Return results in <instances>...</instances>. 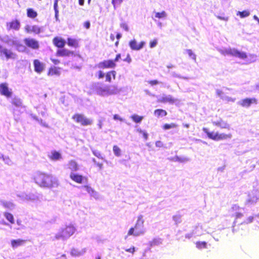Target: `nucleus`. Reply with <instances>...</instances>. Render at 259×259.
I'll use <instances>...</instances> for the list:
<instances>
[{
	"label": "nucleus",
	"instance_id": "obj_5",
	"mask_svg": "<svg viewBox=\"0 0 259 259\" xmlns=\"http://www.w3.org/2000/svg\"><path fill=\"white\" fill-rule=\"evenodd\" d=\"M219 51L223 55H229L234 57H238L240 59L247 58L248 57L247 56L245 53L240 52L236 49H220Z\"/></svg>",
	"mask_w": 259,
	"mask_h": 259
},
{
	"label": "nucleus",
	"instance_id": "obj_10",
	"mask_svg": "<svg viewBox=\"0 0 259 259\" xmlns=\"http://www.w3.org/2000/svg\"><path fill=\"white\" fill-rule=\"evenodd\" d=\"M0 94L7 98H10L12 97L13 93L6 83H2L0 84Z\"/></svg>",
	"mask_w": 259,
	"mask_h": 259
},
{
	"label": "nucleus",
	"instance_id": "obj_46",
	"mask_svg": "<svg viewBox=\"0 0 259 259\" xmlns=\"http://www.w3.org/2000/svg\"><path fill=\"white\" fill-rule=\"evenodd\" d=\"M123 0H112V4L113 5L114 9H116V5H120Z\"/></svg>",
	"mask_w": 259,
	"mask_h": 259
},
{
	"label": "nucleus",
	"instance_id": "obj_56",
	"mask_svg": "<svg viewBox=\"0 0 259 259\" xmlns=\"http://www.w3.org/2000/svg\"><path fill=\"white\" fill-rule=\"evenodd\" d=\"M76 252V249H72L71 250V253H72V254H73L78 255H80V254H81V252H77H77Z\"/></svg>",
	"mask_w": 259,
	"mask_h": 259
},
{
	"label": "nucleus",
	"instance_id": "obj_31",
	"mask_svg": "<svg viewBox=\"0 0 259 259\" xmlns=\"http://www.w3.org/2000/svg\"><path fill=\"white\" fill-rule=\"evenodd\" d=\"M162 243V240L160 238H154L149 242L150 246H157Z\"/></svg>",
	"mask_w": 259,
	"mask_h": 259
},
{
	"label": "nucleus",
	"instance_id": "obj_30",
	"mask_svg": "<svg viewBox=\"0 0 259 259\" xmlns=\"http://www.w3.org/2000/svg\"><path fill=\"white\" fill-rule=\"evenodd\" d=\"M158 101L161 103H173L175 101V100L171 96L167 97H163L161 99H159Z\"/></svg>",
	"mask_w": 259,
	"mask_h": 259
},
{
	"label": "nucleus",
	"instance_id": "obj_38",
	"mask_svg": "<svg viewBox=\"0 0 259 259\" xmlns=\"http://www.w3.org/2000/svg\"><path fill=\"white\" fill-rule=\"evenodd\" d=\"M196 246L198 249H201L202 248H207V243L205 241H197L196 243Z\"/></svg>",
	"mask_w": 259,
	"mask_h": 259
},
{
	"label": "nucleus",
	"instance_id": "obj_41",
	"mask_svg": "<svg viewBox=\"0 0 259 259\" xmlns=\"http://www.w3.org/2000/svg\"><path fill=\"white\" fill-rule=\"evenodd\" d=\"M177 127V124H176L175 123H171L170 124H167V123L164 124L163 125L162 128H163V129L166 130H168L170 128H176Z\"/></svg>",
	"mask_w": 259,
	"mask_h": 259
},
{
	"label": "nucleus",
	"instance_id": "obj_52",
	"mask_svg": "<svg viewBox=\"0 0 259 259\" xmlns=\"http://www.w3.org/2000/svg\"><path fill=\"white\" fill-rule=\"evenodd\" d=\"M125 251L126 252H131L132 254H133L135 252V248L134 247H131L130 248L126 249Z\"/></svg>",
	"mask_w": 259,
	"mask_h": 259
},
{
	"label": "nucleus",
	"instance_id": "obj_51",
	"mask_svg": "<svg viewBox=\"0 0 259 259\" xmlns=\"http://www.w3.org/2000/svg\"><path fill=\"white\" fill-rule=\"evenodd\" d=\"M239 206L237 205V204H234L233 205L232 207H231V211H236V210H237L239 209Z\"/></svg>",
	"mask_w": 259,
	"mask_h": 259
},
{
	"label": "nucleus",
	"instance_id": "obj_60",
	"mask_svg": "<svg viewBox=\"0 0 259 259\" xmlns=\"http://www.w3.org/2000/svg\"><path fill=\"white\" fill-rule=\"evenodd\" d=\"M90 23L89 22H85V27L87 28H90Z\"/></svg>",
	"mask_w": 259,
	"mask_h": 259
},
{
	"label": "nucleus",
	"instance_id": "obj_21",
	"mask_svg": "<svg viewBox=\"0 0 259 259\" xmlns=\"http://www.w3.org/2000/svg\"><path fill=\"white\" fill-rule=\"evenodd\" d=\"M25 31L28 33H29L30 32H33L35 33L38 34V33H40V28L36 25H34V26L26 25L25 27Z\"/></svg>",
	"mask_w": 259,
	"mask_h": 259
},
{
	"label": "nucleus",
	"instance_id": "obj_48",
	"mask_svg": "<svg viewBox=\"0 0 259 259\" xmlns=\"http://www.w3.org/2000/svg\"><path fill=\"white\" fill-rule=\"evenodd\" d=\"M243 216V214L242 212H238L235 213L234 217L236 219L242 218Z\"/></svg>",
	"mask_w": 259,
	"mask_h": 259
},
{
	"label": "nucleus",
	"instance_id": "obj_24",
	"mask_svg": "<svg viewBox=\"0 0 259 259\" xmlns=\"http://www.w3.org/2000/svg\"><path fill=\"white\" fill-rule=\"evenodd\" d=\"M49 157L52 160H57L61 158V155L59 152L53 151Z\"/></svg>",
	"mask_w": 259,
	"mask_h": 259
},
{
	"label": "nucleus",
	"instance_id": "obj_43",
	"mask_svg": "<svg viewBox=\"0 0 259 259\" xmlns=\"http://www.w3.org/2000/svg\"><path fill=\"white\" fill-rule=\"evenodd\" d=\"M113 151L114 154L117 156H119L121 155V150L120 148L116 145H114L113 147Z\"/></svg>",
	"mask_w": 259,
	"mask_h": 259
},
{
	"label": "nucleus",
	"instance_id": "obj_11",
	"mask_svg": "<svg viewBox=\"0 0 259 259\" xmlns=\"http://www.w3.org/2000/svg\"><path fill=\"white\" fill-rule=\"evenodd\" d=\"M211 122L214 126L220 127L221 128H225L227 130H229L230 128L229 124L224 121L221 118L219 120H212Z\"/></svg>",
	"mask_w": 259,
	"mask_h": 259
},
{
	"label": "nucleus",
	"instance_id": "obj_2",
	"mask_svg": "<svg viewBox=\"0 0 259 259\" xmlns=\"http://www.w3.org/2000/svg\"><path fill=\"white\" fill-rule=\"evenodd\" d=\"M202 130L206 134L209 139L213 141H219L226 140L232 138L231 134L221 133L219 132H211L206 127H203Z\"/></svg>",
	"mask_w": 259,
	"mask_h": 259
},
{
	"label": "nucleus",
	"instance_id": "obj_50",
	"mask_svg": "<svg viewBox=\"0 0 259 259\" xmlns=\"http://www.w3.org/2000/svg\"><path fill=\"white\" fill-rule=\"evenodd\" d=\"M155 145H156V146L157 147H164L163 143L161 141H156V143H155Z\"/></svg>",
	"mask_w": 259,
	"mask_h": 259
},
{
	"label": "nucleus",
	"instance_id": "obj_59",
	"mask_svg": "<svg viewBox=\"0 0 259 259\" xmlns=\"http://www.w3.org/2000/svg\"><path fill=\"white\" fill-rule=\"evenodd\" d=\"M120 58V54H117L116 55V57L115 60L113 61L115 63V62H117Z\"/></svg>",
	"mask_w": 259,
	"mask_h": 259
},
{
	"label": "nucleus",
	"instance_id": "obj_33",
	"mask_svg": "<svg viewBox=\"0 0 259 259\" xmlns=\"http://www.w3.org/2000/svg\"><path fill=\"white\" fill-rule=\"evenodd\" d=\"M116 72L112 71L108 72L106 75V81H111L112 79H115Z\"/></svg>",
	"mask_w": 259,
	"mask_h": 259
},
{
	"label": "nucleus",
	"instance_id": "obj_4",
	"mask_svg": "<svg viewBox=\"0 0 259 259\" xmlns=\"http://www.w3.org/2000/svg\"><path fill=\"white\" fill-rule=\"evenodd\" d=\"M75 232V228L73 226H67L56 234L54 238L57 240H64L72 235Z\"/></svg>",
	"mask_w": 259,
	"mask_h": 259
},
{
	"label": "nucleus",
	"instance_id": "obj_37",
	"mask_svg": "<svg viewBox=\"0 0 259 259\" xmlns=\"http://www.w3.org/2000/svg\"><path fill=\"white\" fill-rule=\"evenodd\" d=\"M171 160L174 161H178L180 162H184L188 160L187 157H180L178 156H175L171 158Z\"/></svg>",
	"mask_w": 259,
	"mask_h": 259
},
{
	"label": "nucleus",
	"instance_id": "obj_28",
	"mask_svg": "<svg viewBox=\"0 0 259 259\" xmlns=\"http://www.w3.org/2000/svg\"><path fill=\"white\" fill-rule=\"evenodd\" d=\"M154 114L156 117H159L160 116H166L167 115V112L163 109H158L154 111Z\"/></svg>",
	"mask_w": 259,
	"mask_h": 259
},
{
	"label": "nucleus",
	"instance_id": "obj_45",
	"mask_svg": "<svg viewBox=\"0 0 259 259\" xmlns=\"http://www.w3.org/2000/svg\"><path fill=\"white\" fill-rule=\"evenodd\" d=\"M253 219H254V217L250 216V217H248L243 222H242L241 223V225H243V224L245 225V224H248L251 223L253 222Z\"/></svg>",
	"mask_w": 259,
	"mask_h": 259
},
{
	"label": "nucleus",
	"instance_id": "obj_27",
	"mask_svg": "<svg viewBox=\"0 0 259 259\" xmlns=\"http://www.w3.org/2000/svg\"><path fill=\"white\" fill-rule=\"evenodd\" d=\"M71 54H73V52L66 49H62L58 50L57 55L60 56H68Z\"/></svg>",
	"mask_w": 259,
	"mask_h": 259
},
{
	"label": "nucleus",
	"instance_id": "obj_47",
	"mask_svg": "<svg viewBox=\"0 0 259 259\" xmlns=\"http://www.w3.org/2000/svg\"><path fill=\"white\" fill-rule=\"evenodd\" d=\"M120 27L123 29L125 31H128L129 30V28L127 24L126 23H121L120 25Z\"/></svg>",
	"mask_w": 259,
	"mask_h": 259
},
{
	"label": "nucleus",
	"instance_id": "obj_39",
	"mask_svg": "<svg viewBox=\"0 0 259 259\" xmlns=\"http://www.w3.org/2000/svg\"><path fill=\"white\" fill-rule=\"evenodd\" d=\"M2 205L5 208L8 209H11L14 206V204L12 202L9 201L2 202Z\"/></svg>",
	"mask_w": 259,
	"mask_h": 259
},
{
	"label": "nucleus",
	"instance_id": "obj_16",
	"mask_svg": "<svg viewBox=\"0 0 259 259\" xmlns=\"http://www.w3.org/2000/svg\"><path fill=\"white\" fill-rule=\"evenodd\" d=\"M69 177L73 181L77 184H82L84 178L82 175L73 172H71Z\"/></svg>",
	"mask_w": 259,
	"mask_h": 259
},
{
	"label": "nucleus",
	"instance_id": "obj_19",
	"mask_svg": "<svg viewBox=\"0 0 259 259\" xmlns=\"http://www.w3.org/2000/svg\"><path fill=\"white\" fill-rule=\"evenodd\" d=\"M20 27V24L18 20H13L11 22L7 23V28L8 30L11 29H14L15 30H18Z\"/></svg>",
	"mask_w": 259,
	"mask_h": 259
},
{
	"label": "nucleus",
	"instance_id": "obj_61",
	"mask_svg": "<svg viewBox=\"0 0 259 259\" xmlns=\"http://www.w3.org/2000/svg\"><path fill=\"white\" fill-rule=\"evenodd\" d=\"M84 0H78L79 4L80 6H83L84 4Z\"/></svg>",
	"mask_w": 259,
	"mask_h": 259
},
{
	"label": "nucleus",
	"instance_id": "obj_57",
	"mask_svg": "<svg viewBox=\"0 0 259 259\" xmlns=\"http://www.w3.org/2000/svg\"><path fill=\"white\" fill-rule=\"evenodd\" d=\"M217 18L220 20H224L226 21H227L228 20V17H223L218 16H217Z\"/></svg>",
	"mask_w": 259,
	"mask_h": 259
},
{
	"label": "nucleus",
	"instance_id": "obj_35",
	"mask_svg": "<svg viewBox=\"0 0 259 259\" xmlns=\"http://www.w3.org/2000/svg\"><path fill=\"white\" fill-rule=\"evenodd\" d=\"M131 118L136 123H140L143 119V116H139L137 114L132 115Z\"/></svg>",
	"mask_w": 259,
	"mask_h": 259
},
{
	"label": "nucleus",
	"instance_id": "obj_15",
	"mask_svg": "<svg viewBox=\"0 0 259 259\" xmlns=\"http://www.w3.org/2000/svg\"><path fill=\"white\" fill-rule=\"evenodd\" d=\"M145 44L144 41H141L138 44L135 39H133L130 41L129 46L132 50L138 51L143 48Z\"/></svg>",
	"mask_w": 259,
	"mask_h": 259
},
{
	"label": "nucleus",
	"instance_id": "obj_53",
	"mask_svg": "<svg viewBox=\"0 0 259 259\" xmlns=\"http://www.w3.org/2000/svg\"><path fill=\"white\" fill-rule=\"evenodd\" d=\"M113 119L115 120H118L120 121H123V119L120 117L118 114H115L113 115Z\"/></svg>",
	"mask_w": 259,
	"mask_h": 259
},
{
	"label": "nucleus",
	"instance_id": "obj_9",
	"mask_svg": "<svg viewBox=\"0 0 259 259\" xmlns=\"http://www.w3.org/2000/svg\"><path fill=\"white\" fill-rule=\"evenodd\" d=\"M97 92L99 95L107 96L115 94L116 89L114 87H100L98 88Z\"/></svg>",
	"mask_w": 259,
	"mask_h": 259
},
{
	"label": "nucleus",
	"instance_id": "obj_7",
	"mask_svg": "<svg viewBox=\"0 0 259 259\" xmlns=\"http://www.w3.org/2000/svg\"><path fill=\"white\" fill-rule=\"evenodd\" d=\"M0 57L2 59L5 58L7 60H15L17 58V55L11 50L8 49L0 45Z\"/></svg>",
	"mask_w": 259,
	"mask_h": 259
},
{
	"label": "nucleus",
	"instance_id": "obj_40",
	"mask_svg": "<svg viewBox=\"0 0 259 259\" xmlns=\"http://www.w3.org/2000/svg\"><path fill=\"white\" fill-rule=\"evenodd\" d=\"M49 75H59V69L57 68L56 67L51 68L49 71Z\"/></svg>",
	"mask_w": 259,
	"mask_h": 259
},
{
	"label": "nucleus",
	"instance_id": "obj_14",
	"mask_svg": "<svg viewBox=\"0 0 259 259\" xmlns=\"http://www.w3.org/2000/svg\"><path fill=\"white\" fill-rule=\"evenodd\" d=\"M0 40L10 46H14L17 40L9 35H5L3 37H0Z\"/></svg>",
	"mask_w": 259,
	"mask_h": 259
},
{
	"label": "nucleus",
	"instance_id": "obj_13",
	"mask_svg": "<svg viewBox=\"0 0 259 259\" xmlns=\"http://www.w3.org/2000/svg\"><path fill=\"white\" fill-rule=\"evenodd\" d=\"M24 41L25 45L30 48L37 49L39 48L38 41L33 38H26L24 39Z\"/></svg>",
	"mask_w": 259,
	"mask_h": 259
},
{
	"label": "nucleus",
	"instance_id": "obj_44",
	"mask_svg": "<svg viewBox=\"0 0 259 259\" xmlns=\"http://www.w3.org/2000/svg\"><path fill=\"white\" fill-rule=\"evenodd\" d=\"M68 45L70 46L75 47L77 45V41L75 39L68 38Z\"/></svg>",
	"mask_w": 259,
	"mask_h": 259
},
{
	"label": "nucleus",
	"instance_id": "obj_36",
	"mask_svg": "<svg viewBox=\"0 0 259 259\" xmlns=\"http://www.w3.org/2000/svg\"><path fill=\"white\" fill-rule=\"evenodd\" d=\"M236 15L239 16L241 18H243L249 16L250 15V12L247 10H245L242 12L238 11Z\"/></svg>",
	"mask_w": 259,
	"mask_h": 259
},
{
	"label": "nucleus",
	"instance_id": "obj_58",
	"mask_svg": "<svg viewBox=\"0 0 259 259\" xmlns=\"http://www.w3.org/2000/svg\"><path fill=\"white\" fill-rule=\"evenodd\" d=\"M98 75L99 78L101 79L103 77V76H104V74L101 71H100L98 72Z\"/></svg>",
	"mask_w": 259,
	"mask_h": 259
},
{
	"label": "nucleus",
	"instance_id": "obj_22",
	"mask_svg": "<svg viewBox=\"0 0 259 259\" xmlns=\"http://www.w3.org/2000/svg\"><path fill=\"white\" fill-rule=\"evenodd\" d=\"M68 168L72 171H76L79 169L77 163L74 160H71L68 163Z\"/></svg>",
	"mask_w": 259,
	"mask_h": 259
},
{
	"label": "nucleus",
	"instance_id": "obj_49",
	"mask_svg": "<svg viewBox=\"0 0 259 259\" xmlns=\"http://www.w3.org/2000/svg\"><path fill=\"white\" fill-rule=\"evenodd\" d=\"M157 44V41L156 39H154L152 41H151L150 43V48H154Z\"/></svg>",
	"mask_w": 259,
	"mask_h": 259
},
{
	"label": "nucleus",
	"instance_id": "obj_6",
	"mask_svg": "<svg viewBox=\"0 0 259 259\" xmlns=\"http://www.w3.org/2000/svg\"><path fill=\"white\" fill-rule=\"evenodd\" d=\"M0 57L2 59L5 58L7 60H15L17 58V55L11 50L8 49L0 45Z\"/></svg>",
	"mask_w": 259,
	"mask_h": 259
},
{
	"label": "nucleus",
	"instance_id": "obj_29",
	"mask_svg": "<svg viewBox=\"0 0 259 259\" xmlns=\"http://www.w3.org/2000/svg\"><path fill=\"white\" fill-rule=\"evenodd\" d=\"M4 215L6 219L11 224H13L15 223L14 218L13 215L8 212H6L4 213Z\"/></svg>",
	"mask_w": 259,
	"mask_h": 259
},
{
	"label": "nucleus",
	"instance_id": "obj_18",
	"mask_svg": "<svg viewBox=\"0 0 259 259\" xmlns=\"http://www.w3.org/2000/svg\"><path fill=\"white\" fill-rule=\"evenodd\" d=\"M257 100L255 98H246L244 99H243L240 104L241 106L244 107H249L251 104L253 103H256Z\"/></svg>",
	"mask_w": 259,
	"mask_h": 259
},
{
	"label": "nucleus",
	"instance_id": "obj_20",
	"mask_svg": "<svg viewBox=\"0 0 259 259\" xmlns=\"http://www.w3.org/2000/svg\"><path fill=\"white\" fill-rule=\"evenodd\" d=\"M11 103L12 107H13V110L15 108L21 107L23 104L21 100L18 97L13 98L12 99Z\"/></svg>",
	"mask_w": 259,
	"mask_h": 259
},
{
	"label": "nucleus",
	"instance_id": "obj_63",
	"mask_svg": "<svg viewBox=\"0 0 259 259\" xmlns=\"http://www.w3.org/2000/svg\"><path fill=\"white\" fill-rule=\"evenodd\" d=\"M121 37V34L120 33H118L116 35V38L117 39H119Z\"/></svg>",
	"mask_w": 259,
	"mask_h": 259
},
{
	"label": "nucleus",
	"instance_id": "obj_3",
	"mask_svg": "<svg viewBox=\"0 0 259 259\" xmlns=\"http://www.w3.org/2000/svg\"><path fill=\"white\" fill-rule=\"evenodd\" d=\"M144 221L143 219V216L140 215L138 216L137 222L134 227H132L128 231L127 235L129 236L133 235L138 236L144 234Z\"/></svg>",
	"mask_w": 259,
	"mask_h": 259
},
{
	"label": "nucleus",
	"instance_id": "obj_42",
	"mask_svg": "<svg viewBox=\"0 0 259 259\" xmlns=\"http://www.w3.org/2000/svg\"><path fill=\"white\" fill-rule=\"evenodd\" d=\"M27 16L29 17L34 18L36 17L37 13L36 12L33 11L32 9H29L27 10Z\"/></svg>",
	"mask_w": 259,
	"mask_h": 259
},
{
	"label": "nucleus",
	"instance_id": "obj_25",
	"mask_svg": "<svg viewBox=\"0 0 259 259\" xmlns=\"http://www.w3.org/2000/svg\"><path fill=\"white\" fill-rule=\"evenodd\" d=\"M14 46L15 47L16 50L20 52H24L26 49L25 46L21 44L18 40L16 41Z\"/></svg>",
	"mask_w": 259,
	"mask_h": 259
},
{
	"label": "nucleus",
	"instance_id": "obj_32",
	"mask_svg": "<svg viewBox=\"0 0 259 259\" xmlns=\"http://www.w3.org/2000/svg\"><path fill=\"white\" fill-rule=\"evenodd\" d=\"M155 18L158 19H165L167 17L166 13L163 11L161 12H155Z\"/></svg>",
	"mask_w": 259,
	"mask_h": 259
},
{
	"label": "nucleus",
	"instance_id": "obj_55",
	"mask_svg": "<svg viewBox=\"0 0 259 259\" xmlns=\"http://www.w3.org/2000/svg\"><path fill=\"white\" fill-rule=\"evenodd\" d=\"M123 61L125 62H127L128 63H130L132 61V59L130 55L128 54L126 58L124 59Z\"/></svg>",
	"mask_w": 259,
	"mask_h": 259
},
{
	"label": "nucleus",
	"instance_id": "obj_8",
	"mask_svg": "<svg viewBox=\"0 0 259 259\" xmlns=\"http://www.w3.org/2000/svg\"><path fill=\"white\" fill-rule=\"evenodd\" d=\"M72 118L78 123L83 126H88L92 124V120L87 118L84 115L79 113L74 114Z\"/></svg>",
	"mask_w": 259,
	"mask_h": 259
},
{
	"label": "nucleus",
	"instance_id": "obj_26",
	"mask_svg": "<svg viewBox=\"0 0 259 259\" xmlns=\"http://www.w3.org/2000/svg\"><path fill=\"white\" fill-rule=\"evenodd\" d=\"M54 44L59 48H62L65 44V41L61 38L55 37L53 40Z\"/></svg>",
	"mask_w": 259,
	"mask_h": 259
},
{
	"label": "nucleus",
	"instance_id": "obj_23",
	"mask_svg": "<svg viewBox=\"0 0 259 259\" xmlns=\"http://www.w3.org/2000/svg\"><path fill=\"white\" fill-rule=\"evenodd\" d=\"M26 242V240L22 239H15L11 241V246L13 248L23 245Z\"/></svg>",
	"mask_w": 259,
	"mask_h": 259
},
{
	"label": "nucleus",
	"instance_id": "obj_34",
	"mask_svg": "<svg viewBox=\"0 0 259 259\" xmlns=\"http://www.w3.org/2000/svg\"><path fill=\"white\" fill-rule=\"evenodd\" d=\"M187 54L188 55L189 58L192 59L195 62H196V55L195 53H193L192 50L191 49H186L185 50Z\"/></svg>",
	"mask_w": 259,
	"mask_h": 259
},
{
	"label": "nucleus",
	"instance_id": "obj_12",
	"mask_svg": "<svg viewBox=\"0 0 259 259\" xmlns=\"http://www.w3.org/2000/svg\"><path fill=\"white\" fill-rule=\"evenodd\" d=\"M33 65L34 71L38 73H41L45 69V64L38 59L33 61Z\"/></svg>",
	"mask_w": 259,
	"mask_h": 259
},
{
	"label": "nucleus",
	"instance_id": "obj_62",
	"mask_svg": "<svg viewBox=\"0 0 259 259\" xmlns=\"http://www.w3.org/2000/svg\"><path fill=\"white\" fill-rule=\"evenodd\" d=\"M97 166H98L100 169H102L103 167V164L102 163H97Z\"/></svg>",
	"mask_w": 259,
	"mask_h": 259
},
{
	"label": "nucleus",
	"instance_id": "obj_64",
	"mask_svg": "<svg viewBox=\"0 0 259 259\" xmlns=\"http://www.w3.org/2000/svg\"><path fill=\"white\" fill-rule=\"evenodd\" d=\"M253 19L256 21H257L258 24H259V18L256 16V15H254L253 16Z\"/></svg>",
	"mask_w": 259,
	"mask_h": 259
},
{
	"label": "nucleus",
	"instance_id": "obj_17",
	"mask_svg": "<svg viewBox=\"0 0 259 259\" xmlns=\"http://www.w3.org/2000/svg\"><path fill=\"white\" fill-rule=\"evenodd\" d=\"M115 66V63L114 62L113 60H111L104 61L103 62H100L99 64V67L100 68H114Z\"/></svg>",
	"mask_w": 259,
	"mask_h": 259
},
{
	"label": "nucleus",
	"instance_id": "obj_1",
	"mask_svg": "<svg viewBox=\"0 0 259 259\" xmlns=\"http://www.w3.org/2000/svg\"><path fill=\"white\" fill-rule=\"evenodd\" d=\"M34 180L37 184L42 187L52 188L59 185L57 179L44 172H37L34 177Z\"/></svg>",
	"mask_w": 259,
	"mask_h": 259
},
{
	"label": "nucleus",
	"instance_id": "obj_54",
	"mask_svg": "<svg viewBox=\"0 0 259 259\" xmlns=\"http://www.w3.org/2000/svg\"><path fill=\"white\" fill-rule=\"evenodd\" d=\"M249 57H250L251 62H254L256 60V56L255 55H250Z\"/></svg>",
	"mask_w": 259,
	"mask_h": 259
}]
</instances>
